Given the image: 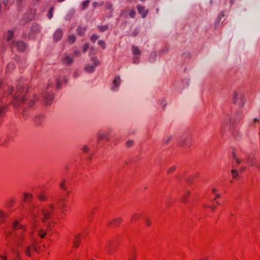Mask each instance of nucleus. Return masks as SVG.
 Instances as JSON below:
<instances>
[{"instance_id": "b1692460", "label": "nucleus", "mask_w": 260, "mask_h": 260, "mask_svg": "<svg viewBox=\"0 0 260 260\" xmlns=\"http://www.w3.org/2000/svg\"><path fill=\"white\" fill-rule=\"evenodd\" d=\"M233 179L234 180H237L239 178V174L238 171L236 169H233L231 171Z\"/></svg>"}, {"instance_id": "473e14b6", "label": "nucleus", "mask_w": 260, "mask_h": 260, "mask_svg": "<svg viewBox=\"0 0 260 260\" xmlns=\"http://www.w3.org/2000/svg\"><path fill=\"white\" fill-rule=\"evenodd\" d=\"M54 8L53 7H51L49 10L48 17L49 19H51L53 17V11Z\"/></svg>"}, {"instance_id": "13d9d810", "label": "nucleus", "mask_w": 260, "mask_h": 260, "mask_svg": "<svg viewBox=\"0 0 260 260\" xmlns=\"http://www.w3.org/2000/svg\"><path fill=\"white\" fill-rule=\"evenodd\" d=\"M134 143V142L132 140H129L127 142L126 144L128 147L131 146Z\"/></svg>"}, {"instance_id": "5701e85b", "label": "nucleus", "mask_w": 260, "mask_h": 260, "mask_svg": "<svg viewBox=\"0 0 260 260\" xmlns=\"http://www.w3.org/2000/svg\"><path fill=\"white\" fill-rule=\"evenodd\" d=\"M122 219L121 217L116 218L113 221L109 223V225H113L114 226H117L122 221Z\"/></svg>"}, {"instance_id": "c756f323", "label": "nucleus", "mask_w": 260, "mask_h": 260, "mask_svg": "<svg viewBox=\"0 0 260 260\" xmlns=\"http://www.w3.org/2000/svg\"><path fill=\"white\" fill-rule=\"evenodd\" d=\"M108 28H109V26L107 25L98 26L99 30L102 32L107 30Z\"/></svg>"}, {"instance_id": "2f4dec72", "label": "nucleus", "mask_w": 260, "mask_h": 260, "mask_svg": "<svg viewBox=\"0 0 260 260\" xmlns=\"http://www.w3.org/2000/svg\"><path fill=\"white\" fill-rule=\"evenodd\" d=\"M85 30V28L82 27L81 26H79L77 29V31L79 35H82V34H83Z\"/></svg>"}, {"instance_id": "774afa93", "label": "nucleus", "mask_w": 260, "mask_h": 260, "mask_svg": "<svg viewBox=\"0 0 260 260\" xmlns=\"http://www.w3.org/2000/svg\"><path fill=\"white\" fill-rule=\"evenodd\" d=\"M32 248L36 252H39V249L35 245H32Z\"/></svg>"}, {"instance_id": "603ef678", "label": "nucleus", "mask_w": 260, "mask_h": 260, "mask_svg": "<svg viewBox=\"0 0 260 260\" xmlns=\"http://www.w3.org/2000/svg\"><path fill=\"white\" fill-rule=\"evenodd\" d=\"M220 198V195L219 193H215V197L212 200V203L214 204V201L216 200L217 199H219Z\"/></svg>"}, {"instance_id": "aec40b11", "label": "nucleus", "mask_w": 260, "mask_h": 260, "mask_svg": "<svg viewBox=\"0 0 260 260\" xmlns=\"http://www.w3.org/2000/svg\"><path fill=\"white\" fill-rule=\"evenodd\" d=\"M13 229L16 230L17 229H24V226L20 224L18 221H15L13 223Z\"/></svg>"}, {"instance_id": "58836bf2", "label": "nucleus", "mask_w": 260, "mask_h": 260, "mask_svg": "<svg viewBox=\"0 0 260 260\" xmlns=\"http://www.w3.org/2000/svg\"><path fill=\"white\" fill-rule=\"evenodd\" d=\"M89 3V0L85 1V2H84L83 3V4H82V9L83 10H85V9H86L87 8Z\"/></svg>"}, {"instance_id": "4c0bfd02", "label": "nucleus", "mask_w": 260, "mask_h": 260, "mask_svg": "<svg viewBox=\"0 0 260 260\" xmlns=\"http://www.w3.org/2000/svg\"><path fill=\"white\" fill-rule=\"evenodd\" d=\"M30 247L28 246V247H26V248L25 249L24 252L26 255H27L28 256H30L31 254H30Z\"/></svg>"}, {"instance_id": "72a5a7b5", "label": "nucleus", "mask_w": 260, "mask_h": 260, "mask_svg": "<svg viewBox=\"0 0 260 260\" xmlns=\"http://www.w3.org/2000/svg\"><path fill=\"white\" fill-rule=\"evenodd\" d=\"M37 197H38V199L41 201H43L46 199V197H45V194H43V193H41L40 194H38Z\"/></svg>"}, {"instance_id": "f3484780", "label": "nucleus", "mask_w": 260, "mask_h": 260, "mask_svg": "<svg viewBox=\"0 0 260 260\" xmlns=\"http://www.w3.org/2000/svg\"><path fill=\"white\" fill-rule=\"evenodd\" d=\"M15 236L16 237V242L19 246H20V243L23 240V236L21 233H15Z\"/></svg>"}, {"instance_id": "7ed1b4c3", "label": "nucleus", "mask_w": 260, "mask_h": 260, "mask_svg": "<svg viewBox=\"0 0 260 260\" xmlns=\"http://www.w3.org/2000/svg\"><path fill=\"white\" fill-rule=\"evenodd\" d=\"M192 139L190 133L182 134L180 140V147L185 149H188L192 146Z\"/></svg>"}, {"instance_id": "4468645a", "label": "nucleus", "mask_w": 260, "mask_h": 260, "mask_svg": "<svg viewBox=\"0 0 260 260\" xmlns=\"http://www.w3.org/2000/svg\"><path fill=\"white\" fill-rule=\"evenodd\" d=\"M62 61L64 64L70 66L73 62V60L69 55L66 54L62 58Z\"/></svg>"}, {"instance_id": "0e129e2a", "label": "nucleus", "mask_w": 260, "mask_h": 260, "mask_svg": "<svg viewBox=\"0 0 260 260\" xmlns=\"http://www.w3.org/2000/svg\"><path fill=\"white\" fill-rule=\"evenodd\" d=\"M101 5H102V4L101 5V4H100L98 3L97 2H93V3H92V6H93V7H97V6H101Z\"/></svg>"}, {"instance_id": "6e6552de", "label": "nucleus", "mask_w": 260, "mask_h": 260, "mask_svg": "<svg viewBox=\"0 0 260 260\" xmlns=\"http://www.w3.org/2000/svg\"><path fill=\"white\" fill-rule=\"evenodd\" d=\"M44 121V115L42 114H38L34 117V123L37 126L41 125Z\"/></svg>"}, {"instance_id": "20e7f679", "label": "nucleus", "mask_w": 260, "mask_h": 260, "mask_svg": "<svg viewBox=\"0 0 260 260\" xmlns=\"http://www.w3.org/2000/svg\"><path fill=\"white\" fill-rule=\"evenodd\" d=\"M91 61L93 62V65L86 64L84 68V70L88 73H93L95 71V68L100 64V61L96 57H91Z\"/></svg>"}, {"instance_id": "864d4df0", "label": "nucleus", "mask_w": 260, "mask_h": 260, "mask_svg": "<svg viewBox=\"0 0 260 260\" xmlns=\"http://www.w3.org/2000/svg\"><path fill=\"white\" fill-rule=\"evenodd\" d=\"M209 208H210L212 211L214 212L216 209V206L213 204V205L209 206Z\"/></svg>"}, {"instance_id": "4d7b16f0", "label": "nucleus", "mask_w": 260, "mask_h": 260, "mask_svg": "<svg viewBox=\"0 0 260 260\" xmlns=\"http://www.w3.org/2000/svg\"><path fill=\"white\" fill-rule=\"evenodd\" d=\"M145 223L147 226H150L151 224V222L149 219H146Z\"/></svg>"}, {"instance_id": "c03bdc74", "label": "nucleus", "mask_w": 260, "mask_h": 260, "mask_svg": "<svg viewBox=\"0 0 260 260\" xmlns=\"http://www.w3.org/2000/svg\"><path fill=\"white\" fill-rule=\"evenodd\" d=\"M160 105H161L162 109H165L167 105V103L165 99H163L160 101Z\"/></svg>"}, {"instance_id": "6ab92c4d", "label": "nucleus", "mask_w": 260, "mask_h": 260, "mask_svg": "<svg viewBox=\"0 0 260 260\" xmlns=\"http://www.w3.org/2000/svg\"><path fill=\"white\" fill-rule=\"evenodd\" d=\"M14 37V31L13 30H9L6 35V40L8 42H10V43H12L11 41L12 40V39Z\"/></svg>"}, {"instance_id": "cd10ccee", "label": "nucleus", "mask_w": 260, "mask_h": 260, "mask_svg": "<svg viewBox=\"0 0 260 260\" xmlns=\"http://www.w3.org/2000/svg\"><path fill=\"white\" fill-rule=\"evenodd\" d=\"M15 68V65L13 63H9L7 67V72H10Z\"/></svg>"}, {"instance_id": "a878e982", "label": "nucleus", "mask_w": 260, "mask_h": 260, "mask_svg": "<svg viewBox=\"0 0 260 260\" xmlns=\"http://www.w3.org/2000/svg\"><path fill=\"white\" fill-rule=\"evenodd\" d=\"M32 198V196L31 194L27 193H24V202H29Z\"/></svg>"}, {"instance_id": "7c9ffc66", "label": "nucleus", "mask_w": 260, "mask_h": 260, "mask_svg": "<svg viewBox=\"0 0 260 260\" xmlns=\"http://www.w3.org/2000/svg\"><path fill=\"white\" fill-rule=\"evenodd\" d=\"M191 56V54L189 52L183 53L182 54V57L184 59H190Z\"/></svg>"}, {"instance_id": "c9c22d12", "label": "nucleus", "mask_w": 260, "mask_h": 260, "mask_svg": "<svg viewBox=\"0 0 260 260\" xmlns=\"http://www.w3.org/2000/svg\"><path fill=\"white\" fill-rule=\"evenodd\" d=\"M140 61V57L138 56H134L133 58V62L135 64H138Z\"/></svg>"}, {"instance_id": "393cba45", "label": "nucleus", "mask_w": 260, "mask_h": 260, "mask_svg": "<svg viewBox=\"0 0 260 260\" xmlns=\"http://www.w3.org/2000/svg\"><path fill=\"white\" fill-rule=\"evenodd\" d=\"M189 195H190V192L189 191H186L185 192V193L182 199V202L183 203L187 202L188 201L187 199H188V197L189 196Z\"/></svg>"}, {"instance_id": "a18cd8bd", "label": "nucleus", "mask_w": 260, "mask_h": 260, "mask_svg": "<svg viewBox=\"0 0 260 260\" xmlns=\"http://www.w3.org/2000/svg\"><path fill=\"white\" fill-rule=\"evenodd\" d=\"M136 13V11L134 10H132L129 13V16L131 18H134L135 17Z\"/></svg>"}, {"instance_id": "4be33fe9", "label": "nucleus", "mask_w": 260, "mask_h": 260, "mask_svg": "<svg viewBox=\"0 0 260 260\" xmlns=\"http://www.w3.org/2000/svg\"><path fill=\"white\" fill-rule=\"evenodd\" d=\"M224 16V14L223 13V12L222 11L218 15L217 19H216V20L215 22V27H217L219 24L221 22V18L222 17H223Z\"/></svg>"}, {"instance_id": "9b49d317", "label": "nucleus", "mask_w": 260, "mask_h": 260, "mask_svg": "<svg viewBox=\"0 0 260 260\" xmlns=\"http://www.w3.org/2000/svg\"><path fill=\"white\" fill-rule=\"evenodd\" d=\"M120 84V78L119 76L116 77L113 81V87L112 90L113 91H117V88Z\"/></svg>"}, {"instance_id": "052dcab7", "label": "nucleus", "mask_w": 260, "mask_h": 260, "mask_svg": "<svg viewBox=\"0 0 260 260\" xmlns=\"http://www.w3.org/2000/svg\"><path fill=\"white\" fill-rule=\"evenodd\" d=\"M56 86L57 88H59L61 86V83L59 80H57V81Z\"/></svg>"}, {"instance_id": "0eeeda50", "label": "nucleus", "mask_w": 260, "mask_h": 260, "mask_svg": "<svg viewBox=\"0 0 260 260\" xmlns=\"http://www.w3.org/2000/svg\"><path fill=\"white\" fill-rule=\"evenodd\" d=\"M43 96L44 102L46 105H50L51 104L54 99L53 95L51 93L45 92L44 93Z\"/></svg>"}, {"instance_id": "69168bd1", "label": "nucleus", "mask_w": 260, "mask_h": 260, "mask_svg": "<svg viewBox=\"0 0 260 260\" xmlns=\"http://www.w3.org/2000/svg\"><path fill=\"white\" fill-rule=\"evenodd\" d=\"M80 54V51L79 50H75L74 51V55L75 56L79 55Z\"/></svg>"}, {"instance_id": "bf43d9fd", "label": "nucleus", "mask_w": 260, "mask_h": 260, "mask_svg": "<svg viewBox=\"0 0 260 260\" xmlns=\"http://www.w3.org/2000/svg\"><path fill=\"white\" fill-rule=\"evenodd\" d=\"M60 187L61 188H62L63 190H66V189H67L65 186V184H64V182H62L60 183Z\"/></svg>"}, {"instance_id": "423d86ee", "label": "nucleus", "mask_w": 260, "mask_h": 260, "mask_svg": "<svg viewBox=\"0 0 260 260\" xmlns=\"http://www.w3.org/2000/svg\"><path fill=\"white\" fill-rule=\"evenodd\" d=\"M10 45L13 47H16L20 51H24L26 48V44L23 42L20 41H12V43H10Z\"/></svg>"}, {"instance_id": "f03ea898", "label": "nucleus", "mask_w": 260, "mask_h": 260, "mask_svg": "<svg viewBox=\"0 0 260 260\" xmlns=\"http://www.w3.org/2000/svg\"><path fill=\"white\" fill-rule=\"evenodd\" d=\"M232 101L233 104L237 105L239 108H242L245 103L244 95L242 92L235 90L233 92Z\"/></svg>"}, {"instance_id": "dca6fc26", "label": "nucleus", "mask_w": 260, "mask_h": 260, "mask_svg": "<svg viewBox=\"0 0 260 260\" xmlns=\"http://www.w3.org/2000/svg\"><path fill=\"white\" fill-rule=\"evenodd\" d=\"M137 9L139 13L142 15L143 18H145L146 16L147 12L145 11L144 8L143 7L138 5L137 6Z\"/></svg>"}, {"instance_id": "de8ad7c7", "label": "nucleus", "mask_w": 260, "mask_h": 260, "mask_svg": "<svg viewBox=\"0 0 260 260\" xmlns=\"http://www.w3.org/2000/svg\"><path fill=\"white\" fill-rule=\"evenodd\" d=\"M136 255L135 253H129V260H135L136 259Z\"/></svg>"}, {"instance_id": "f8f14e48", "label": "nucleus", "mask_w": 260, "mask_h": 260, "mask_svg": "<svg viewBox=\"0 0 260 260\" xmlns=\"http://www.w3.org/2000/svg\"><path fill=\"white\" fill-rule=\"evenodd\" d=\"M256 160L254 156L248 155L247 158V163L250 167L256 166Z\"/></svg>"}, {"instance_id": "39448f33", "label": "nucleus", "mask_w": 260, "mask_h": 260, "mask_svg": "<svg viewBox=\"0 0 260 260\" xmlns=\"http://www.w3.org/2000/svg\"><path fill=\"white\" fill-rule=\"evenodd\" d=\"M42 213L43 215L42 218V222L48 227H49L50 222L48 221V220L51 217V212L47 209H43L42 210Z\"/></svg>"}, {"instance_id": "a19ab883", "label": "nucleus", "mask_w": 260, "mask_h": 260, "mask_svg": "<svg viewBox=\"0 0 260 260\" xmlns=\"http://www.w3.org/2000/svg\"><path fill=\"white\" fill-rule=\"evenodd\" d=\"M98 45L101 46L103 49H105L106 44L104 41L100 40L98 41Z\"/></svg>"}, {"instance_id": "e2e57ef3", "label": "nucleus", "mask_w": 260, "mask_h": 260, "mask_svg": "<svg viewBox=\"0 0 260 260\" xmlns=\"http://www.w3.org/2000/svg\"><path fill=\"white\" fill-rule=\"evenodd\" d=\"M175 170V168L174 167H173L168 170V172L169 173H171L173 172Z\"/></svg>"}, {"instance_id": "f257e3e1", "label": "nucleus", "mask_w": 260, "mask_h": 260, "mask_svg": "<svg viewBox=\"0 0 260 260\" xmlns=\"http://www.w3.org/2000/svg\"><path fill=\"white\" fill-rule=\"evenodd\" d=\"M17 90L14 94H13V103L15 107H17L21 102H25L24 95L27 89L24 87L23 82H20L17 85Z\"/></svg>"}, {"instance_id": "6e6d98bb", "label": "nucleus", "mask_w": 260, "mask_h": 260, "mask_svg": "<svg viewBox=\"0 0 260 260\" xmlns=\"http://www.w3.org/2000/svg\"><path fill=\"white\" fill-rule=\"evenodd\" d=\"M139 217H140V215L139 214H135L133 216V218L134 220H137V219H139Z\"/></svg>"}, {"instance_id": "c85d7f7f", "label": "nucleus", "mask_w": 260, "mask_h": 260, "mask_svg": "<svg viewBox=\"0 0 260 260\" xmlns=\"http://www.w3.org/2000/svg\"><path fill=\"white\" fill-rule=\"evenodd\" d=\"M76 41V37L74 35H72L69 36L68 41L70 44H73Z\"/></svg>"}, {"instance_id": "a211bd4d", "label": "nucleus", "mask_w": 260, "mask_h": 260, "mask_svg": "<svg viewBox=\"0 0 260 260\" xmlns=\"http://www.w3.org/2000/svg\"><path fill=\"white\" fill-rule=\"evenodd\" d=\"M199 177V175L198 174H197V173L194 174L192 175V176L187 178L186 179V182L188 184L190 185L193 183V180L194 179L198 178Z\"/></svg>"}, {"instance_id": "37998d69", "label": "nucleus", "mask_w": 260, "mask_h": 260, "mask_svg": "<svg viewBox=\"0 0 260 260\" xmlns=\"http://www.w3.org/2000/svg\"><path fill=\"white\" fill-rule=\"evenodd\" d=\"M80 235H77L75 236V238L73 241V243H74L75 242H76L77 243L80 242Z\"/></svg>"}, {"instance_id": "680f3d73", "label": "nucleus", "mask_w": 260, "mask_h": 260, "mask_svg": "<svg viewBox=\"0 0 260 260\" xmlns=\"http://www.w3.org/2000/svg\"><path fill=\"white\" fill-rule=\"evenodd\" d=\"M82 150L84 152H87L88 151V148L86 146H84L82 148Z\"/></svg>"}, {"instance_id": "bb28decb", "label": "nucleus", "mask_w": 260, "mask_h": 260, "mask_svg": "<svg viewBox=\"0 0 260 260\" xmlns=\"http://www.w3.org/2000/svg\"><path fill=\"white\" fill-rule=\"evenodd\" d=\"M13 252L15 254V256L12 258V260H20L21 256H20V253L18 251H14V250H12Z\"/></svg>"}, {"instance_id": "3c124183", "label": "nucleus", "mask_w": 260, "mask_h": 260, "mask_svg": "<svg viewBox=\"0 0 260 260\" xmlns=\"http://www.w3.org/2000/svg\"><path fill=\"white\" fill-rule=\"evenodd\" d=\"M88 48H89V44L87 43L85 44L83 47V52L84 53L86 52V51L88 49Z\"/></svg>"}, {"instance_id": "ea45409f", "label": "nucleus", "mask_w": 260, "mask_h": 260, "mask_svg": "<svg viewBox=\"0 0 260 260\" xmlns=\"http://www.w3.org/2000/svg\"><path fill=\"white\" fill-rule=\"evenodd\" d=\"M46 234V233L44 232V231L43 230H40L39 231V235L41 238H44Z\"/></svg>"}, {"instance_id": "338daca9", "label": "nucleus", "mask_w": 260, "mask_h": 260, "mask_svg": "<svg viewBox=\"0 0 260 260\" xmlns=\"http://www.w3.org/2000/svg\"><path fill=\"white\" fill-rule=\"evenodd\" d=\"M171 139V137L168 138L166 140H164V143L166 144H168Z\"/></svg>"}, {"instance_id": "f704fd0d", "label": "nucleus", "mask_w": 260, "mask_h": 260, "mask_svg": "<svg viewBox=\"0 0 260 260\" xmlns=\"http://www.w3.org/2000/svg\"><path fill=\"white\" fill-rule=\"evenodd\" d=\"M99 38V36L96 35H92L91 37L90 40L92 43H95V41Z\"/></svg>"}, {"instance_id": "9d476101", "label": "nucleus", "mask_w": 260, "mask_h": 260, "mask_svg": "<svg viewBox=\"0 0 260 260\" xmlns=\"http://www.w3.org/2000/svg\"><path fill=\"white\" fill-rule=\"evenodd\" d=\"M105 139L107 141H109L110 139L109 135L107 132H100L98 134V141H102Z\"/></svg>"}, {"instance_id": "09e8293b", "label": "nucleus", "mask_w": 260, "mask_h": 260, "mask_svg": "<svg viewBox=\"0 0 260 260\" xmlns=\"http://www.w3.org/2000/svg\"><path fill=\"white\" fill-rule=\"evenodd\" d=\"M156 56L155 53H152L150 56L149 60L151 62H153L154 60V57Z\"/></svg>"}, {"instance_id": "ddd939ff", "label": "nucleus", "mask_w": 260, "mask_h": 260, "mask_svg": "<svg viewBox=\"0 0 260 260\" xmlns=\"http://www.w3.org/2000/svg\"><path fill=\"white\" fill-rule=\"evenodd\" d=\"M233 168L234 167H236L237 166L240 165L241 162V160L239 159V158L235 154L234 150H233Z\"/></svg>"}, {"instance_id": "1a4fd4ad", "label": "nucleus", "mask_w": 260, "mask_h": 260, "mask_svg": "<svg viewBox=\"0 0 260 260\" xmlns=\"http://www.w3.org/2000/svg\"><path fill=\"white\" fill-rule=\"evenodd\" d=\"M63 35L62 31L61 29L58 28L56 30L53 35V40L55 42L59 41L62 38Z\"/></svg>"}, {"instance_id": "e433bc0d", "label": "nucleus", "mask_w": 260, "mask_h": 260, "mask_svg": "<svg viewBox=\"0 0 260 260\" xmlns=\"http://www.w3.org/2000/svg\"><path fill=\"white\" fill-rule=\"evenodd\" d=\"M73 13L70 12L67 14L66 16L64 17V19L66 21H68L70 20L73 17Z\"/></svg>"}, {"instance_id": "8fccbe9b", "label": "nucleus", "mask_w": 260, "mask_h": 260, "mask_svg": "<svg viewBox=\"0 0 260 260\" xmlns=\"http://www.w3.org/2000/svg\"><path fill=\"white\" fill-rule=\"evenodd\" d=\"M14 88L12 87H9L8 89V93L9 95H12L13 93Z\"/></svg>"}, {"instance_id": "5fc2aeb1", "label": "nucleus", "mask_w": 260, "mask_h": 260, "mask_svg": "<svg viewBox=\"0 0 260 260\" xmlns=\"http://www.w3.org/2000/svg\"><path fill=\"white\" fill-rule=\"evenodd\" d=\"M35 103V100H31L28 102V105L30 107H32Z\"/></svg>"}, {"instance_id": "2eb2a0df", "label": "nucleus", "mask_w": 260, "mask_h": 260, "mask_svg": "<svg viewBox=\"0 0 260 260\" xmlns=\"http://www.w3.org/2000/svg\"><path fill=\"white\" fill-rule=\"evenodd\" d=\"M115 250V248L112 243H109L106 245V250L109 254H112Z\"/></svg>"}, {"instance_id": "49530a36", "label": "nucleus", "mask_w": 260, "mask_h": 260, "mask_svg": "<svg viewBox=\"0 0 260 260\" xmlns=\"http://www.w3.org/2000/svg\"><path fill=\"white\" fill-rule=\"evenodd\" d=\"M25 0H16V4L18 6V7H20L21 6L23 2Z\"/></svg>"}, {"instance_id": "412c9836", "label": "nucleus", "mask_w": 260, "mask_h": 260, "mask_svg": "<svg viewBox=\"0 0 260 260\" xmlns=\"http://www.w3.org/2000/svg\"><path fill=\"white\" fill-rule=\"evenodd\" d=\"M132 51L133 53V54L136 56H138L140 55L141 52L140 50L137 47L134 45H133L132 47Z\"/></svg>"}, {"instance_id": "79ce46f5", "label": "nucleus", "mask_w": 260, "mask_h": 260, "mask_svg": "<svg viewBox=\"0 0 260 260\" xmlns=\"http://www.w3.org/2000/svg\"><path fill=\"white\" fill-rule=\"evenodd\" d=\"M6 106L3 105L0 106V115L3 114L6 111Z\"/></svg>"}]
</instances>
